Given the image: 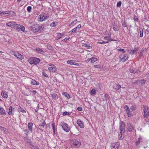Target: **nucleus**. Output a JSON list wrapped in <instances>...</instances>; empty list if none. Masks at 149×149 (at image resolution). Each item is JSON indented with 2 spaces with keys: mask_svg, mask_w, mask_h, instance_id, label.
Segmentation results:
<instances>
[{
  "mask_svg": "<svg viewBox=\"0 0 149 149\" xmlns=\"http://www.w3.org/2000/svg\"><path fill=\"white\" fill-rule=\"evenodd\" d=\"M67 63L68 64L70 65H73L74 62L73 60H69L67 61Z\"/></svg>",
  "mask_w": 149,
  "mask_h": 149,
  "instance_id": "obj_40",
  "label": "nucleus"
},
{
  "mask_svg": "<svg viewBox=\"0 0 149 149\" xmlns=\"http://www.w3.org/2000/svg\"><path fill=\"white\" fill-rule=\"evenodd\" d=\"M113 30L115 31H117L119 30V28L117 24L115 22H114L113 24Z\"/></svg>",
  "mask_w": 149,
  "mask_h": 149,
  "instance_id": "obj_17",
  "label": "nucleus"
},
{
  "mask_svg": "<svg viewBox=\"0 0 149 149\" xmlns=\"http://www.w3.org/2000/svg\"><path fill=\"white\" fill-rule=\"evenodd\" d=\"M117 50L119 52H123V54L124 53H125L126 52L123 49H117Z\"/></svg>",
  "mask_w": 149,
  "mask_h": 149,
  "instance_id": "obj_41",
  "label": "nucleus"
},
{
  "mask_svg": "<svg viewBox=\"0 0 149 149\" xmlns=\"http://www.w3.org/2000/svg\"><path fill=\"white\" fill-rule=\"evenodd\" d=\"M39 107V104H38V105H37V108H36L35 109V111L36 112H37L38 110V108Z\"/></svg>",
  "mask_w": 149,
  "mask_h": 149,
  "instance_id": "obj_56",
  "label": "nucleus"
},
{
  "mask_svg": "<svg viewBox=\"0 0 149 149\" xmlns=\"http://www.w3.org/2000/svg\"><path fill=\"white\" fill-rule=\"evenodd\" d=\"M84 46L85 47H86L87 49H90L91 47V46L88 45L87 44H84Z\"/></svg>",
  "mask_w": 149,
  "mask_h": 149,
  "instance_id": "obj_48",
  "label": "nucleus"
},
{
  "mask_svg": "<svg viewBox=\"0 0 149 149\" xmlns=\"http://www.w3.org/2000/svg\"><path fill=\"white\" fill-rule=\"evenodd\" d=\"M122 134L123 133H120V135H119V137H120V140H122L123 139V137H122Z\"/></svg>",
  "mask_w": 149,
  "mask_h": 149,
  "instance_id": "obj_52",
  "label": "nucleus"
},
{
  "mask_svg": "<svg viewBox=\"0 0 149 149\" xmlns=\"http://www.w3.org/2000/svg\"><path fill=\"white\" fill-rule=\"evenodd\" d=\"M140 36L141 37H142L143 36V31L142 28H140Z\"/></svg>",
  "mask_w": 149,
  "mask_h": 149,
  "instance_id": "obj_33",
  "label": "nucleus"
},
{
  "mask_svg": "<svg viewBox=\"0 0 149 149\" xmlns=\"http://www.w3.org/2000/svg\"><path fill=\"white\" fill-rule=\"evenodd\" d=\"M94 67L96 68H100V66L98 65H95L94 66Z\"/></svg>",
  "mask_w": 149,
  "mask_h": 149,
  "instance_id": "obj_59",
  "label": "nucleus"
},
{
  "mask_svg": "<svg viewBox=\"0 0 149 149\" xmlns=\"http://www.w3.org/2000/svg\"><path fill=\"white\" fill-rule=\"evenodd\" d=\"M125 128V124L123 122L121 121L120 122V133H124Z\"/></svg>",
  "mask_w": 149,
  "mask_h": 149,
  "instance_id": "obj_10",
  "label": "nucleus"
},
{
  "mask_svg": "<svg viewBox=\"0 0 149 149\" xmlns=\"http://www.w3.org/2000/svg\"><path fill=\"white\" fill-rule=\"evenodd\" d=\"M81 27V25L80 24L79 25L77 26V27H76V28H77V29H80Z\"/></svg>",
  "mask_w": 149,
  "mask_h": 149,
  "instance_id": "obj_64",
  "label": "nucleus"
},
{
  "mask_svg": "<svg viewBox=\"0 0 149 149\" xmlns=\"http://www.w3.org/2000/svg\"><path fill=\"white\" fill-rule=\"evenodd\" d=\"M31 83L32 85H38L39 84V83L38 81L32 79H31Z\"/></svg>",
  "mask_w": 149,
  "mask_h": 149,
  "instance_id": "obj_19",
  "label": "nucleus"
},
{
  "mask_svg": "<svg viewBox=\"0 0 149 149\" xmlns=\"http://www.w3.org/2000/svg\"><path fill=\"white\" fill-rule=\"evenodd\" d=\"M50 67L48 68L49 71L50 72H55L56 71V67L53 64L50 63L49 64Z\"/></svg>",
  "mask_w": 149,
  "mask_h": 149,
  "instance_id": "obj_6",
  "label": "nucleus"
},
{
  "mask_svg": "<svg viewBox=\"0 0 149 149\" xmlns=\"http://www.w3.org/2000/svg\"><path fill=\"white\" fill-rule=\"evenodd\" d=\"M142 138L141 136H139L135 142V145L136 146H139L141 142L142 141Z\"/></svg>",
  "mask_w": 149,
  "mask_h": 149,
  "instance_id": "obj_18",
  "label": "nucleus"
},
{
  "mask_svg": "<svg viewBox=\"0 0 149 149\" xmlns=\"http://www.w3.org/2000/svg\"><path fill=\"white\" fill-rule=\"evenodd\" d=\"M119 58L120 59V61L123 62H125L126 60H127V55L123 53H122L120 54Z\"/></svg>",
  "mask_w": 149,
  "mask_h": 149,
  "instance_id": "obj_8",
  "label": "nucleus"
},
{
  "mask_svg": "<svg viewBox=\"0 0 149 149\" xmlns=\"http://www.w3.org/2000/svg\"><path fill=\"white\" fill-rule=\"evenodd\" d=\"M77 30V28H75L72 29V32H73V33H74Z\"/></svg>",
  "mask_w": 149,
  "mask_h": 149,
  "instance_id": "obj_55",
  "label": "nucleus"
},
{
  "mask_svg": "<svg viewBox=\"0 0 149 149\" xmlns=\"http://www.w3.org/2000/svg\"><path fill=\"white\" fill-rule=\"evenodd\" d=\"M25 27L23 25H21L20 31H24Z\"/></svg>",
  "mask_w": 149,
  "mask_h": 149,
  "instance_id": "obj_46",
  "label": "nucleus"
},
{
  "mask_svg": "<svg viewBox=\"0 0 149 149\" xmlns=\"http://www.w3.org/2000/svg\"><path fill=\"white\" fill-rule=\"evenodd\" d=\"M122 25L123 27H127V25L125 22H124L123 20H122L121 21Z\"/></svg>",
  "mask_w": 149,
  "mask_h": 149,
  "instance_id": "obj_38",
  "label": "nucleus"
},
{
  "mask_svg": "<svg viewBox=\"0 0 149 149\" xmlns=\"http://www.w3.org/2000/svg\"><path fill=\"white\" fill-rule=\"evenodd\" d=\"M72 145L73 147L78 148L81 145V143L76 139L73 140L72 142Z\"/></svg>",
  "mask_w": 149,
  "mask_h": 149,
  "instance_id": "obj_4",
  "label": "nucleus"
},
{
  "mask_svg": "<svg viewBox=\"0 0 149 149\" xmlns=\"http://www.w3.org/2000/svg\"><path fill=\"white\" fill-rule=\"evenodd\" d=\"M122 2L121 1H118L116 5V6L117 7H120L121 5Z\"/></svg>",
  "mask_w": 149,
  "mask_h": 149,
  "instance_id": "obj_44",
  "label": "nucleus"
},
{
  "mask_svg": "<svg viewBox=\"0 0 149 149\" xmlns=\"http://www.w3.org/2000/svg\"><path fill=\"white\" fill-rule=\"evenodd\" d=\"M42 74L44 76L46 77H48V75L45 73L44 72H43L42 73Z\"/></svg>",
  "mask_w": 149,
  "mask_h": 149,
  "instance_id": "obj_54",
  "label": "nucleus"
},
{
  "mask_svg": "<svg viewBox=\"0 0 149 149\" xmlns=\"http://www.w3.org/2000/svg\"><path fill=\"white\" fill-rule=\"evenodd\" d=\"M50 25L52 27H54L56 26L55 22H52L51 23Z\"/></svg>",
  "mask_w": 149,
  "mask_h": 149,
  "instance_id": "obj_43",
  "label": "nucleus"
},
{
  "mask_svg": "<svg viewBox=\"0 0 149 149\" xmlns=\"http://www.w3.org/2000/svg\"><path fill=\"white\" fill-rule=\"evenodd\" d=\"M130 71L131 73H137L138 70L137 69L136 70L133 67H131L130 69Z\"/></svg>",
  "mask_w": 149,
  "mask_h": 149,
  "instance_id": "obj_20",
  "label": "nucleus"
},
{
  "mask_svg": "<svg viewBox=\"0 0 149 149\" xmlns=\"http://www.w3.org/2000/svg\"><path fill=\"white\" fill-rule=\"evenodd\" d=\"M61 125L63 129L67 132H69L70 130V128L68 126V125L66 123L64 122L62 123Z\"/></svg>",
  "mask_w": 149,
  "mask_h": 149,
  "instance_id": "obj_5",
  "label": "nucleus"
},
{
  "mask_svg": "<svg viewBox=\"0 0 149 149\" xmlns=\"http://www.w3.org/2000/svg\"><path fill=\"white\" fill-rule=\"evenodd\" d=\"M12 107L11 106H10V107L8 109L9 111L8 112V114L10 115L12 113Z\"/></svg>",
  "mask_w": 149,
  "mask_h": 149,
  "instance_id": "obj_37",
  "label": "nucleus"
},
{
  "mask_svg": "<svg viewBox=\"0 0 149 149\" xmlns=\"http://www.w3.org/2000/svg\"><path fill=\"white\" fill-rule=\"evenodd\" d=\"M18 110L19 111L23 113H25L26 112V111L22 107H21L20 106H19L18 108Z\"/></svg>",
  "mask_w": 149,
  "mask_h": 149,
  "instance_id": "obj_28",
  "label": "nucleus"
},
{
  "mask_svg": "<svg viewBox=\"0 0 149 149\" xmlns=\"http://www.w3.org/2000/svg\"><path fill=\"white\" fill-rule=\"evenodd\" d=\"M146 48H143L142 49V50L141 51L140 54L139 55V56L140 57H141L143 55V53L146 51Z\"/></svg>",
  "mask_w": 149,
  "mask_h": 149,
  "instance_id": "obj_27",
  "label": "nucleus"
},
{
  "mask_svg": "<svg viewBox=\"0 0 149 149\" xmlns=\"http://www.w3.org/2000/svg\"><path fill=\"white\" fill-rule=\"evenodd\" d=\"M36 49L38 53L42 54H43L44 53V51L42 49H40V48H36Z\"/></svg>",
  "mask_w": 149,
  "mask_h": 149,
  "instance_id": "obj_24",
  "label": "nucleus"
},
{
  "mask_svg": "<svg viewBox=\"0 0 149 149\" xmlns=\"http://www.w3.org/2000/svg\"><path fill=\"white\" fill-rule=\"evenodd\" d=\"M45 125V121H44V122L42 123L41 124V126L42 127H44Z\"/></svg>",
  "mask_w": 149,
  "mask_h": 149,
  "instance_id": "obj_63",
  "label": "nucleus"
},
{
  "mask_svg": "<svg viewBox=\"0 0 149 149\" xmlns=\"http://www.w3.org/2000/svg\"><path fill=\"white\" fill-rule=\"evenodd\" d=\"M37 93V92L36 91V90H33L32 91V93H33V95H35L36 93Z\"/></svg>",
  "mask_w": 149,
  "mask_h": 149,
  "instance_id": "obj_58",
  "label": "nucleus"
},
{
  "mask_svg": "<svg viewBox=\"0 0 149 149\" xmlns=\"http://www.w3.org/2000/svg\"><path fill=\"white\" fill-rule=\"evenodd\" d=\"M91 93L92 94H95L96 93L95 90V89H92L91 91Z\"/></svg>",
  "mask_w": 149,
  "mask_h": 149,
  "instance_id": "obj_47",
  "label": "nucleus"
},
{
  "mask_svg": "<svg viewBox=\"0 0 149 149\" xmlns=\"http://www.w3.org/2000/svg\"><path fill=\"white\" fill-rule=\"evenodd\" d=\"M0 114L3 115L6 114L5 110L2 107H0Z\"/></svg>",
  "mask_w": 149,
  "mask_h": 149,
  "instance_id": "obj_23",
  "label": "nucleus"
},
{
  "mask_svg": "<svg viewBox=\"0 0 149 149\" xmlns=\"http://www.w3.org/2000/svg\"><path fill=\"white\" fill-rule=\"evenodd\" d=\"M1 95L5 98H7L8 97L7 93L6 91H2L1 93Z\"/></svg>",
  "mask_w": 149,
  "mask_h": 149,
  "instance_id": "obj_21",
  "label": "nucleus"
},
{
  "mask_svg": "<svg viewBox=\"0 0 149 149\" xmlns=\"http://www.w3.org/2000/svg\"><path fill=\"white\" fill-rule=\"evenodd\" d=\"M77 110L79 111H82V108L80 107H78L77 108Z\"/></svg>",
  "mask_w": 149,
  "mask_h": 149,
  "instance_id": "obj_51",
  "label": "nucleus"
},
{
  "mask_svg": "<svg viewBox=\"0 0 149 149\" xmlns=\"http://www.w3.org/2000/svg\"><path fill=\"white\" fill-rule=\"evenodd\" d=\"M97 43L98 44H104V43H105V42L104 41L102 42H98Z\"/></svg>",
  "mask_w": 149,
  "mask_h": 149,
  "instance_id": "obj_61",
  "label": "nucleus"
},
{
  "mask_svg": "<svg viewBox=\"0 0 149 149\" xmlns=\"http://www.w3.org/2000/svg\"><path fill=\"white\" fill-rule=\"evenodd\" d=\"M124 108L125 109V112L127 114L128 117H130L132 115V111H130V108L127 105L124 106Z\"/></svg>",
  "mask_w": 149,
  "mask_h": 149,
  "instance_id": "obj_9",
  "label": "nucleus"
},
{
  "mask_svg": "<svg viewBox=\"0 0 149 149\" xmlns=\"http://www.w3.org/2000/svg\"><path fill=\"white\" fill-rule=\"evenodd\" d=\"M6 12H5V11H0V15H5V14H6Z\"/></svg>",
  "mask_w": 149,
  "mask_h": 149,
  "instance_id": "obj_53",
  "label": "nucleus"
},
{
  "mask_svg": "<svg viewBox=\"0 0 149 149\" xmlns=\"http://www.w3.org/2000/svg\"><path fill=\"white\" fill-rule=\"evenodd\" d=\"M114 88L116 89L119 90L121 88V86L118 84H115L114 85Z\"/></svg>",
  "mask_w": 149,
  "mask_h": 149,
  "instance_id": "obj_26",
  "label": "nucleus"
},
{
  "mask_svg": "<svg viewBox=\"0 0 149 149\" xmlns=\"http://www.w3.org/2000/svg\"><path fill=\"white\" fill-rule=\"evenodd\" d=\"M71 114V113L70 112H67L65 111L63 113L62 115L63 116H65L67 115H69Z\"/></svg>",
  "mask_w": 149,
  "mask_h": 149,
  "instance_id": "obj_36",
  "label": "nucleus"
},
{
  "mask_svg": "<svg viewBox=\"0 0 149 149\" xmlns=\"http://www.w3.org/2000/svg\"><path fill=\"white\" fill-rule=\"evenodd\" d=\"M32 7L31 6H28L27 7V10L29 13H30L31 11Z\"/></svg>",
  "mask_w": 149,
  "mask_h": 149,
  "instance_id": "obj_42",
  "label": "nucleus"
},
{
  "mask_svg": "<svg viewBox=\"0 0 149 149\" xmlns=\"http://www.w3.org/2000/svg\"><path fill=\"white\" fill-rule=\"evenodd\" d=\"M5 12H6V14H5V15L8 14L11 15H15V13L13 11H10Z\"/></svg>",
  "mask_w": 149,
  "mask_h": 149,
  "instance_id": "obj_25",
  "label": "nucleus"
},
{
  "mask_svg": "<svg viewBox=\"0 0 149 149\" xmlns=\"http://www.w3.org/2000/svg\"><path fill=\"white\" fill-rule=\"evenodd\" d=\"M52 129H53V130H55V123H52Z\"/></svg>",
  "mask_w": 149,
  "mask_h": 149,
  "instance_id": "obj_50",
  "label": "nucleus"
},
{
  "mask_svg": "<svg viewBox=\"0 0 149 149\" xmlns=\"http://www.w3.org/2000/svg\"><path fill=\"white\" fill-rule=\"evenodd\" d=\"M143 115L144 118H147L149 117V109L148 107L143 106Z\"/></svg>",
  "mask_w": 149,
  "mask_h": 149,
  "instance_id": "obj_3",
  "label": "nucleus"
},
{
  "mask_svg": "<svg viewBox=\"0 0 149 149\" xmlns=\"http://www.w3.org/2000/svg\"><path fill=\"white\" fill-rule=\"evenodd\" d=\"M51 95L53 98L54 99H55L56 98L58 99V97L57 95L55 93H53Z\"/></svg>",
  "mask_w": 149,
  "mask_h": 149,
  "instance_id": "obj_34",
  "label": "nucleus"
},
{
  "mask_svg": "<svg viewBox=\"0 0 149 149\" xmlns=\"http://www.w3.org/2000/svg\"><path fill=\"white\" fill-rule=\"evenodd\" d=\"M97 58L94 57H92L91 58V62L92 63H93L95 62H96L97 61Z\"/></svg>",
  "mask_w": 149,
  "mask_h": 149,
  "instance_id": "obj_35",
  "label": "nucleus"
},
{
  "mask_svg": "<svg viewBox=\"0 0 149 149\" xmlns=\"http://www.w3.org/2000/svg\"><path fill=\"white\" fill-rule=\"evenodd\" d=\"M112 146L111 149H118L119 145L118 144H116L114 143L112 145Z\"/></svg>",
  "mask_w": 149,
  "mask_h": 149,
  "instance_id": "obj_31",
  "label": "nucleus"
},
{
  "mask_svg": "<svg viewBox=\"0 0 149 149\" xmlns=\"http://www.w3.org/2000/svg\"><path fill=\"white\" fill-rule=\"evenodd\" d=\"M33 124L32 123H28V129L31 132L32 131Z\"/></svg>",
  "mask_w": 149,
  "mask_h": 149,
  "instance_id": "obj_22",
  "label": "nucleus"
},
{
  "mask_svg": "<svg viewBox=\"0 0 149 149\" xmlns=\"http://www.w3.org/2000/svg\"><path fill=\"white\" fill-rule=\"evenodd\" d=\"M57 37H56V40H58L60 39L61 38L62 36V33H57Z\"/></svg>",
  "mask_w": 149,
  "mask_h": 149,
  "instance_id": "obj_32",
  "label": "nucleus"
},
{
  "mask_svg": "<svg viewBox=\"0 0 149 149\" xmlns=\"http://www.w3.org/2000/svg\"><path fill=\"white\" fill-rule=\"evenodd\" d=\"M70 38V37H66L63 40H62V41L65 42L68 40H69Z\"/></svg>",
  "mask_w": 149,
  "mask_h": 149,
  "instance_id": "obj_45",
  "label": "nucleus"
},
{
  "mask_svg": "<svg viewBox=\"0 0 149 149\" xmlns=\"http://www.w3.org/2000/svg\"><path fill=\"white\" fill-rule=\"evenodd\" d=\"M62 95L68 99H69L70 97V96L69 94L67 92H63L62 93Z\"/></svg>",
  "mask_w": 149,
  "mask_h": 149,
  "instance_id": "obj_30",
  "label": "nucleus"
},
{
  "mask_svg": "<svg viewBox=\"0 0 149 149\" xmlns=\"http://www.w3.org/2000/svg\"><path fill=\"white\" fill-rule=\"evenodd\" d=\"M15 24L16 23L13 22H10L6 24L7 26L11 27V28H14Z\"/></svg>",
  "mask_w": 149,
  "mask_h": 149,
  "instance_id": "obj_14",
  "label": "nucleus"
},
{
  "mask_svg": "<svg viewBox=\"0 0 149 149\" xmlns=\"http://www.w3.org/2000/svg\"><path fill=\"white\" fill-rule=\"evenodd\" d=\"M24 131L25 132L26 134L27 135V133L29 132L28 130H24Z\"/></svg>",
  "mask_w": 149,
  "mask_h": 149,
  "instance_id": "obj_60",
  "label": "nucleus"
},
{
  "mask_svg": "<svg viewBox=\"0 0 149 149\" xmlns=\"http://www.w3.org/2000/svg\"><path fill=\"white\" fill-rule=\"evenodd\" d=\"M40 59L37 58H31L28 60V62L31 64L37 65L39 63Z\"/></svg>",
  "mask_w": 149,
  "mask_h": 149,
  "instance_id": "obj_2",
  "label": "nucleus"
},
{
  "mask_svg": "<svg viewBox=\"0 0 149 149\" xmlns=\"http://www.w3.org/2000/svg\"><path fill=\"white\" fill-rule=\"evenodd\" d=\"M146 80L144 79L138 80L137 81V84H140L141 86H143L145 84Z\"/></svg>",
  "mask_w": 149,
  "mask_h": 149,
  "instance_id": "obj_16",
  "label": "nucleus"
},
{
  "mask_svg": "<svg viewBox=\"0 0 149 149\" xmlns=\"http://www.w3.org/2000/svg\"><path fill=\"white\" fill-rule=\"evenodd\" d=\"M130 109L132 111H133L136 110V107L135 106L133 105L130 107Z\"/></svg>",
  "mask_w": 149,
  "mask_h": 149,
  "instance_id": "obj_39",
  "label": "nucleus"
},
{
  "mask_svg": "<svg viewBox=\"0 0 149 149\" xmlns=\"http://www.w3.org/2000/svg\"><path fill=\"white\" fill-rule=\"evenodd\" d=\"M73 65H76L77 66H78L79 65V64L78 63L74 62Z\"/></svg>",
  "mask_w": 149,
  "mask_h": 149,
  "instance_id": "obj_62",
  "label": "nucleus"
},
{
  "mask_svg": "<svg viewBox=\"0 0 149 149\" xmlns=\"http://www.w3.org/2000/svg\"><path fill=\"white\" fill-rule=\"evenodd\" d=\"M49 16H47L44 15L43 14H41L38 17V20L41 22H43L46 20L48 18Z\"/></svg>",
  "mask_w": 149,
  "mask_h": 149,
  "instance_id": "obj_7",
  "label": "nucleus"
},
{
  "mask_svg": "<svg viewBox=\"0 0 149 149\" xmlns=\"http://www.w3.org/2000/svg\"><path fill=\"white\" fill-rule=\"evenodd\" d=\"M139 50V47H135L134 49L133 50L131 49H128V52H129L130 54H136L137 53V51Z\"/></svg>",
  "mask_w": 149,
  "mask_h": 149,
  "instance_id": "obj_11",
  "label": "nucleus"
},
{
  "mask_svg": "<svg viewBox=\"0 0 149 149\" xmlns=\"http://www.w3.org/2000/svg\"><path fill=\"white\" fill-rule=\"evenodd\" d=\"M134 20L135 22H137L138 19L136 16L134 17Z\"/></svg>",
  "mask_w": 149,
  "mask_h": 149,
  "instance_id": "obj_57",
  "label": "nucleus"
},
{
  "mask_svg": "<svg viewBox=\"0 0 149 149\" xmlns=\"http://www.w3.org/2000/svg\"><path fill=\"white\" fill-rule=\"evenodd\" d=\"M77 123L78 126L81 128H83L84 127V124L83 122L80 119L77 120Z\"/></svg>",
  "mask_w": 149,
  "mask_h": 149,
  "instance_id": "obj_12",
  "label": "nucleus"
},
{
  "mask_svg": "<svg viewBox=\"0 0 149 149\" xmlns=\"http://www.w3.org/2000/svg\"><path fill=\"white\" fill-rule=\"evenodd\" d=\"M31 28L33 32H36L40 31L42 26H40L38 24H34L31 26Z\"/></svg>",
  "mask_w": 149,
  "mask_h": 149,
  "instance_id": "obj_1",
  "label": "nucleus"
},
{
  "mask_svg": "<svg viewBox=\"0 0 149 149\" xmlns=\"http://www.w3.org/2000/svg\"><path fill=\"white\" fill-rule=\"evenodd\" d=\"M16 30L18 31H20L21 25L18 24H15V26L14 27Z\"/></svg>",
  "mask_w": 149,
  "mask_h": 149,
  "instance_id": "obj_29",
  "label": "nucleus"
},
{
  "mask_svg": "<svg viewBox=\"0 0 149 149\" xmlns=\"http://www.w3.org/2000/svg\"><path fill=\"white\" fill-rule=\"evenodd\" d=\"M134 127L130 123L127 125V129L128 131L131 132L134 129Z\"/></svg>",
  "mask_w": 149,
  "mask_h": 149,
  "instance_id": "obj_15",
  "label": "nucleus"
},
{
  "mask_svg": "<svg viewBox=\"0 0 149 149\" xmlns=\"http://www.w3.org/2000/svg\"><path fill=\"white\" fill-rule=\"evenodd\" d=\"M144 33L145 34H148L149 33V30L148 29H146L145 31L144 32Z\"/></svg>",
  "mask_w": 149,
  "mask_h": 149,
  "instance_id": "obj_49",
  "label": "nucleus"
},
{
  "mask_svg": "<svg viewBox=\"0 0 149 149\" xmlns=\"http://www.w3.org/2000/svg\"><path fill=\"white\" fill-rule=\"evenodd\" d=\"M14 55L15 57L21 60H22L24 58L23 56L18 52L14 53Z\"/></svg>",
  "mask_w": 149,
  "mask_h": 149,
  "instance_id": "obj_13",
  "label": "nucleus"
}]
</instances>
